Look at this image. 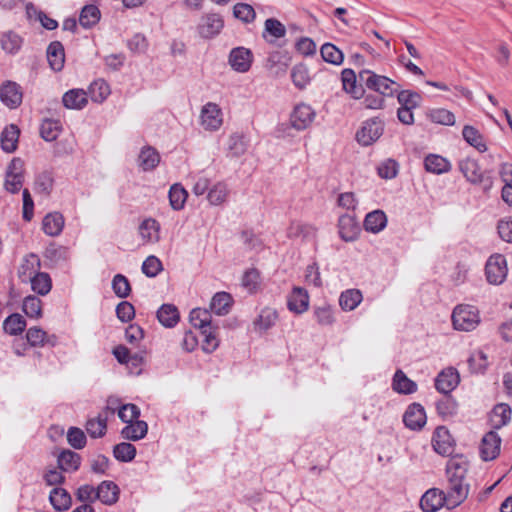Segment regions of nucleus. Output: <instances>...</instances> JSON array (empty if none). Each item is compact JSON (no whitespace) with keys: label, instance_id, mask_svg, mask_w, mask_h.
Returning a JSON list of instances; mask_svg holds the SVG:
<instances>
[{"label":"nucleus","instance_id":"obj_1","mask_svg":"<svg viewBox=\"0 0 512 512\" xmlns=\"http://www.w3.org/2000/svg\"><path fill=\"white\" fill-rule=\"evenodd\" d=\"M343 90L354 99L364 97L365 89L374 91L383 97L395 96L401 85L387 76L379 75L370 69H362L356 75L355 71L345 68L341 72Z\"/></svg>","mask_w":512,"mask_h":512},{"label":"nucleus","instance_id":"obj_2","mask_svg":"<svg viewBox=\"0 0 512 512\" xmlns=\"http://www.w3.org/2000/svg\"><path fill=\"white\" fill-rule=\"evenodd\" d=\"M384 130V120L379 116L371 117L362 122L355 134V140L362 147L371 146L380 139Z\"/></svg>","mask_w":512,"mask_h":512},{"label":"nucleus","instance_id":"obj_3","mask_svg":"<svg viewBox=\"0 0 512 512\" xmlns=\"http://www.w3.org/2000/svg\"><path fill=\"white\" fill-rule=\"evenodd\" d=\"M480 323L479 311L471 305H458L452 313V324L459 331H472Z\"/></svg>","mask_w":512,"mask_h":512},{"label":"nucleus","instance_id":"obj_4","mask_svg":"<svg viewBox=\"0 0 512 512\" xmlns=\"http://www.w3.org/2000/svg\"><path fill=\"white\" fill-rule=\"evenodd\" d=\"M24 183V161L14 157L5 171L4 188L11 194H17Z\"/></svg>","mask_w":512,"mask_h":512},{"label":"nucleus","instance_id":"obj_5","mask_svg":"<svg viewBox=\"0 0 512 512\" xmlns=\"http://www.w3.org/2000/svg\"><path fill=\"white\" fill-rule=\"evenodd\" d=\"M337 228L339 237L345 242L355 241L361 233V226L356 216L350 213L339 216Z\"/></svg>","mask_w":512,"mask_h":512},{"label":"nucleus","instance_id":"obj_6","mask_svg":"<svg viewBox=\"0 0 512 512\" xmlns=\"http://www.w3.org/2000/svg\"><path fill=\"white\" fill-rule=\"evenodd\" d=\"M23 100V90L15 81L6 80L0 85V101L9 109H17Z\"/></svg>","mask_w":512,"mask_h":512},{"label":"nucleus","instance_id":"obj_7","mask_svg":"<svg viewBox=\"0 0 512 512\" xmlns=\"http://www.w3.org/2000/svg\"><path fill=\"white\" fill-rule=\"evenodd\" d=\"M254 60V55L249 48L238 46L231 49L228 57V63L231 68L238 73H246L250 70Z\"/></svg>","mask_w":512,"mask_h":512},{"label":"nucleus","instance_id":"obj_8","mask_svg":"<svg viewBox=\"0 0 512 512\" xmlns=\"http://www.w3.org/2000/svg\"><path fill=\"white\" fill-rule=\"evenodd\" d=\"M432 446L436 453L441 456H451L454 447L455 440L450 434V431L445 426H438L432 435Z\"/></svg>","mask_w":512,"mask_h":512},{"label":"nucleus","instance_id":"obj_9","mask_svg":"<svg viewBox=\"0 0 512 512\" xmlns=\"http://www.w3.org/2000/svg\"><path fill=\"white\" fill-rule=\"evenodd\" d=\"M224 27V19L218 13H208L201 18L197 26L199 35L204 39H212L220 34Z\"/></svg>","mask_w":512,"mask_h":512},{"label":"nucleus","instance_id":"obj_10","mask_svg":"<svg viewBox=\"0 0 512 512\" xmlns=\"http://www.w3.org/2000/svg\"><path fill=\"white\" fill-rule=\"evenodd\" d=\"M508 273L506 258H488L485 264V276L489 284H502Z\"/></svg>","mask_w":512,"mask_h":512},{"label":"nucleus","instance_id":"obj_11","mask_svg":"<svg viewBox=\"0 0 512 512\" xmlns=\"http://www.w3.org/2000/svg\"><path fill=\"white\" fill-rule=\"evenodd\" d=\"M427 422L424 407L417 402L408 405L403 414V423L406 428L412 431H420Z\"/></svg>","mask_w":512,"mask_h":512},{"label":"nucleus","instance_id":"obj_12","mask_svg":"<svg viewBox=\"0 0 512 512\" xmlns=\"http://www.w3.org/2000/svg\"><path fill=\"white\" fill-rule=\"evenodd\" d=\"M470 485L466 481H448L447 509L451 510L461 505L468 497Z\"/></svg>","mask_w":512,"mask_h":512},{"label":"nucleus","instance_id":"obj_13","mask_svg":"<svg viewBox=\"0 0 512 512\" xmlns=\"http://www.w3.org/2000/svg\"><path fill=\"white\" fill-rule=\"evenodd\" d=\"M501 438L497 432L491 430L487 432L480 444V456L483 461H491L498 457L500 453Z\"/></svg>","mask_w":512,"mask_h":512},{"label":"nucleus","instance_id":"obj_14","mask_svg":"<svg viewBox=\"0 0 512 512\" xmlns=\"http://www.w3.org/2000/svg\"><path fill=\"white\" fill-rule=\"evenodd\" d=\"M444 505L447 506L445 492L438 488L428 489L420 499V508L423 512H437Z\"/></svg>","mask_w":512,"mask_h":512},{"label":"nucleus","instance_id":"obj_15","mask_svg":"<svg viewBox=\"0 0 512 512\" xmlns=\"http://www.w3.org/2000/svg\"><path fill=\"white\" fill-rule=\"evenodd\" d=\"M315 112L308 104L301 103L296 105L290 115V122L296 130L306 129L314 120Z\"/></svg>","mask_w":512,"mask_h":512},{"label":"nucleus","instance_id":"obj_16","mask_svg":"<svg viewBox=\"0 0 512 512\" xmlns=\"http://www.w3.org/2000/svg\"><path fill=\"white\" fill-rule=\"evenodd\" d=\"M26 340L30 347H55L58 344V337L55 334H48L37 326L26 331Z\"/></svg>","mask_w":512,"mask_h":512},{"label":"nucleus","instance_id":"obj_17","mask_svg":"<svg viewBox=\"0 0 512 512\" xmlns=\"http://www.w3.org/2000/svg\"><path fill=\"white\" fill-rule=\"evenodd\" d=\"M469 462L463 455L451 457L446 464L448 481H466Z\"/></svg>","mask_w":512,"mask_h":512},{"label":"nucleus","instance_id":"obj_18","mask_svg":"<svg viewBox=\"0 0 512 512\" xmlns=\"http://www.w3.org/2000/svg\"><path fill=\"white\" fill-rule=\"evenodd\" d=\"M202 126L209 131H216L222 125V112L215 103L208 102L201 111Z\"/></svg>","mask_w":512,"mask_h":512},{"label":"nucleus","instance_id":"obj_19","mask_svg":"<svg viewBox=\"0 0 512 512\" xmlns=\"http://www.w3.org/2000/svg\"><path fill=\"white\" fill-rule=\"evenodd\" d=\"M460 377L455 368L441 371L435 378V388L438 392L449 395L459 384Z\"/></svg>","mask_w":512,"mask_h":512},{"label":"nucleus","instance_id":"obj_20","mask_svg":"<svg viewBox=\"0 0 512 512\" xmlns=\"http://www.w3.org/2000/svg\"><path fill=\"white\" fill-rule=\"evenodd\" d=\"M288 309L295 314H302L309 308V294L302 287H294L287 299Z\"/></svg>","mask_w":512,"mask_h":512},{"label":"nucleus","instance_id":"obj_21","mask_svg":"<svg viewBox=\"0 0 512 512\" xmlns=\"http://www.w3.org/2000/svg\"><path fill=\"white\" fill-rule=\"evenodd\" d=\"M120 489L116 483L110 480L102 481L96 488L95 498L103 504L111 506L118 502Z\"/></svg>","mask_w":512,"mask_h":512},{"label":"nucleus","instance_id":"obj_22","mask_svg":"<svg viewBox=\"0 0 512 512\" xmlns=\"http://www.w3.org/2000/svg\"><path fill=\"white\" fill-rule=\"evenodd\" d=\"M20 129L16 124L4 127L0 134V147L6 153H13L18 148Z\"/></svg>","mask_w":512,"mask_h":512},{"label":"nucleus","instance_id":"obj_23","mask_svg":"<svg viewBox=\"0 0 512 512\" xmlns=\"http://www.w3.org/2000/svg\"><path fill=\"white\" fill-rule=\"evenodd\" d=\"M47 60L52 70L59 72L64 68L65 49L60 41H52L46 51Z\"/></svg>","mask_w":512,"mask_h":512},{"label":"nucleus","instance_id":"obj_24","mask_svg":"<svg viewBox=\"0 0 512 512\" xmlns=\"http://www.w3.org/2000/svg\"><path fill=\"white\" fill-rule=\"evenodd\" d=\"M82 457L77 452L69 449L62 450L57 457L58 468L62 472H76L81 465Z\"/></svg>","mask_w":512,"mask_h":512},{"label":"nucleus","instance_id":"obj_25","mask_svg":"<svg viewBox=\"0 0 512 512\" xmlns=\"http://www.w3.org/2000/svg\"><path fill=\"white\" fill-rule=\"evenodd\" d=\"M387 216L383 210L376 209L366 214L363 227L367 232L379 233L387 225Z\"/></svg>","mask_w":512,"mask_h":512},{"label":"nucleus","instance_id":"obj_26","mask_svg":"<svg viewBox=\"0 0 512 512\" xmlns=\"http://www.w3.org/2000/svg\"><path fill=\"white\" fill-rule=\"evenodd\" d=\"M417 383L401 370L397 369L392 378V389L398 394L410 395L417 391Z\"/></svg>","mask_w":512,"mask_h":512},{"label":"nucleus","instance_id":"obj_27","mask_svg":"<svg viewBox=\"0 0 512 512\" xmlns=\"http://www.w3.org/2000/svg\"><path fill=\"white\" fill-rule=\"evenodd\" d=\"M316 233L317 228L315 226L300 221H292L287 229L289 238H301L305 241L313 240Z\"/></svg>","mask_w":512,"mask_h":512},{"label":"nucleus","instance_id":"obj_28","mask_svg":"<svg viewBox=\"0 0 512 512\" xmlns=\"http://www.w3.org/2000/svg\"><path fill=\"white\" fill-rule=\"evenodd\" d=\"M248 149V141L242 133H232L227 142L226 155L230 158H239Z\"/></svg>","mask_w":512,"mask_h":512},{"label":"nucleus","instance_id":"obj_29","mask_svg":"<svg viewBox=\"0 0 512 512\" xmlns=\"http://www.w3.org/2000/svg\"><path fill=\"white\" fill-rule=\"evenodd\" d=\"M64 217L60 212L48 213L42 221V230L49 236H58L64 228Z\"/></svg>","mask_w":512,"mask_h":512},{"label":"nucleus","instance_id":"obj_30","mask_svg":"<svg viewBox=\"0 0 512 512\" xmlns=\"http://www.w3.org/2000/svg\"><path fill=\"white\" fill-rule=\"evenodd\" d=\"M49 501L56 511L63 512L70 509L72 497L69 492L61 487H55L50 491Z\"/></svg>","mask_w":512,"mask_h":512},{"label":"nucleus","instance_id":"obj_31","mask_svg":"<svg viewBox=\"0 0 512 512\" xmlns=\"http://www.w3.org/2000/svg\"><path fill=\"white\" fill-rule=\"evenodd\" d=\"M286 27L276 18H268L264 23V31L262 37L268 43H274L276 39L285 37Z\"/></svg>","mask_w":512,"mask_h":512},{"label":"nucleus","instance_id":"obj_32","mask_svg":"<svg viewBox=\"0 0 512 512\" xmlns=\"http://www.w3.org/2000/svg\"><path fill=\"white\" fill-rule=\"evenodd\" d=\"M63 105L68 109L81 110L87 103V93L83 89H71L62 97Z\"/></svg>","mask_w":512,"mask_h":512},{"label":"nucleus","instance_id":"obj_33","mask_svg":"<svg viewBox=\"0 0 512 512\" xmlns=\"http://www.w3.org/2000/svg\"><path fill=\"white\" fill-rule=\"evenodd\" d=\"M148 432V424L143 420H136L131 423H127L121 430V436L130 441H138L143 439Z\"/></svg>","mask_w":512,"mask_h":512},{"label":"nucleus","instance_id":"obj_34","mask_svg":"<svg viewBox=\"0 0 512 512\" xmlns=\"http://www.w3.org/2000/svg\"><path fill=\"white\" fill-rule=\"evenodd\" d=\"M157 319L158 321L167 328H172L180 320V314L178 308L173 304H163L157 310Z\"/></svg>","mask_w":512,"mask_h":512},{"label":"nucleus","instance_id":"obj_35","mask_svg":"<svg viewBox=\"0 0 512 512\" xmlns=\"http://www.w3.org/2000/svg\"><path fill=\"white\" fill-rule=\"evenodd\" d=\"M511 408L506 403H499L494 406L490 414V422L494 429H500L511 420Z\"/></svg>","mask_w":512,"mask_h":512},{"label":"nucleus","instance_id":"obj_36","mask_svg":"<svg viewBox=\"0 0 512 512\" xmlns=\"http://www.w3.org/2000/svg\"><path fill=\"white\" fill-rule=\"evenodd\" d=\"M233 298L227 292H217L211 300L210 310L219 316H224L229 313L232 305Z\"/></svg>","mask_w":512,"mask_h":512},{"label":"nucleus","instance_id":"obj_37","mask_svg":"<svg viewBox=\"0 0 512 512\" xmlns=\"http://www.w3.org/2000/svg\"><path fill=\"white\" fill-rule=\"evenodd\" d=\"M160 162V154L152 146H144L139 153V166L144 171L154 170Z\"/></svg>","mask_w":512,"mask_h":512},{"label":"nucleus","instance_id":"obj_38","mask_svg":"<svg viewBox=\"0 0 512 512\" xmlns=\"http://www.w3.org/2000/svg\"><path fill=\"white\" fill-rule=\"evenodd\" d=\"M25 318L19 313H12L3 322V331L11 336L21 335L26 329Z\"/></svg>","mask_w":512,"mask_h":512},{"label":"nucleus","instance_id":"obj_39","mask_svg":"<svg viewBox=\"0 0 512 512\" xmlns=\"http://www.w3.org/2000/svg\"><path fill=\"white\" fill-rule=\"evenodd\" d=\"M424 167L427 172L433 174H443L451 169L450 162L437 154H429L424 159Z\"/></svg>","mask_w":512,"mask_h":512},{"label":"nucleus","instance_id":"obj_40","mask_svg":"<svg viewBox=\"0 0 512 512\" xmlns=\"http://www.w3.org/2000/svg\"><path fill=\"white\" fill-rule=\"evenodd\" d=\"M139 234L144 241L156 242L159 240L160 224L154 218H146L139 225Z\"/></svg>","mask_w":512,"mask_h":512},{"label":"nucleus","instance_id":"obj_41","mask_svg":"<svg viewBox=\"0 0 512 512\" xmlns=\"http://www.w3.org/2000/svg\"><path fill=\"white\" fill-rule=\"evenodd\" d=\"M464 140L479 152L483 153L487 150L483 135L474 126L465 125L462 130Z\"/></svg>","mask_w":512,"mask_h":512},{"label":"nucleus","instance_id":"obj_42","mask_svg":"<svg viewBox=\"0 0 512 512\" xmlns=\"http://www.w3.org/2000/svg\"><path fill=\"white\" fill-rule=\"evenodd\" d=\"M290 57L281 51H272L268 54L265 67L278 73H285L289 66Z\"/></svg>","mask_w":512,"mask_h":512},{"label":"nucleus","instance_id":"obj_43","mask_svg":"<svg viewBox=\"0 0 512 512\" xmlns=\"http://www.w3.org/2000/svg\"><path fill=\"white\" fill-rule=\"evenodd\" d=\"M168 198L172 209L180 211L185 206L188 198V192L180 183H175L169 189Z\"/></svg>","mask_w":512,"mask_h":512},{"label":"nucleus","instance_id":"obj_44","mask_svg":"<svg viewBox=\"0 0 512 512\" xmlns=\"http://www.w3.org/2000/svg\"><path fill=\"white\" fill-rule=\"evenodd\" d=\"M101 18V12L96 5L88 4L85 5L79 16V23L83 28H92L95 26Z\"/></svg>","mask_w":512,"mask_h":512},{"label":"nucleus","instance_id":"obj_45","mask_svg":"<svg viewBox=\"0 0 512 512\" xmlns=\"http://www.w3.org/2000/svg\"><path fill=\"white\" fill-rule=\"evenodd\" d=\"M62 130L59 120L46 118L40 125V136L47 142L56 140Z\"/></svg>","mask_w":512,"mask_h":512},{"label":"nucleus","instance_id":"obj_46","mask_svg":"<svg viewBox=\"0 0 512 512\" xmlns=\"http://www.w3.org/2000/svg\"><path fill=\"white\" fill-rule=\"evenodd\" d=\"M363 296L358 289H348L341 293L339 305L344 311L354 310L362 301Z\"/></svg>","mask_w":512,"mask_h":512},{"label":"nucleus","instance_id":"obj_47","mask_svg":"<svg viewBox=\"0 0 512 512\" xmlns=\"http://www.w3.org/2000/svg\"><path fill=\"white\" fill-rule=\"evenodd\" d=\"M277 318L278 313L275 309L265 307L261 310L259 316L254 321L255 329L267 331L275 325Z\"/></svg>","mask_w":512,"mask_h":512},{"label":"nucleus","instance_id":"obj_48","mask_svg":"<svg viewBox=\"0 0 512 512\" xmlns=\"http://www.w3.org/2000/svg\"><path fill=\"white\" fill-rule=\"evenodd\" d=\"M54 186V177L51 171H42L36 175L34 181V191L45 196L50 195Z\"/></svg>","mask_w":512,"mask_h":512},{"label":"nucleus","instance_id":"obj_49","mask_svg":"<svg viewBox=\"0 0 512 512\" xmlns=\"http://www.w3.org/2000/svg\"><path fill=\"white\" fill-rule=\"evenodd\" d=\"M459 169L464 177L471 183L476 184L483 172H481L478 162L471 158L463 159L459 162Z\"/></svg>","mask_w":512,"mask_h":512},{"label":"nucleus","instance_id":"obj_50","mask_svg":"<svg viewBox=\"0 0 512 512\" xmlns=\"http://www.w3.org/2000/svg\"><path fill=\"white\" fill-rule=\"evenodd\" d=\"M291 80L296 88L303 90L311 82L309 70L304 63L296 64L291 70Z\"/></svg>","mask_w":512,"mask_h":512},{"label":"nucleus","instance_id":"obj_51","mask_svg":"<svg viewBox=\"0 0 512 512\" xmlns=\"http://www.w3.org/2000/svg\"><path fill=\"white\" fill-rule=\"evenodd\" d=\"M31 288L38 295H47L52 288V280L48 273L38 272L31 278Z\"/></svg>","mask_w":512,"mask_h":512},{"label":"nucleus","instance_id":"obj_52","mask_svg":"<svg viewBox=\"0 0 512 512\" xmlns=\"http://www.w3.org/2000/svg\"><path fill=\"white\" fill-rule=\"evenodd\" d=\"M313 317L321 326H331L335 322L334 310L330 304L324 303L313 307Z\"/></svg>","mask_w":512,"mask_h":512},{"label":"nucleus","instance_id":"obj_53","mask_svg":"<svg viewBox=\"0 0 512 512\" xmlns=\"http://www.w3.org/2000/svg\"><path fill=\"white\" fill-rule=\"evenodd\" d=\"M22 311L25 315L32 319H39L42 317V301L35 295H28L24 298L22 304Z\"/></svg>","mask_w":512,"mask_h":512},{"label":"nucleus","instance_id":"obj_54","mask_svg":"<svg viewBox=\"0 0 512 512\" xmlns=\"http://www.w3.org/2000/svg\"><path fill=\"white\" fill-rule=\"evenodd\" d=\"M436 410L440 417L446 419L457 414L458 403L450 394L444 395L436 402Z\"/></svg>","mask_w":512,"mask_h":512},{"label":"nucleus","instance_id":"obj_55","mask_svg":"<svg viewBox=\"0 0 512 512\" xmlns=\"http://www.w3.org/2000/svg\"><path fill=\"white\" fill-rule=\"evenodd\" d=\"M395 95L397 96L400 107H407L410 109L419 107L422 100L421 95L412 90L398 88Z\"/></svg>","mask_w":512,"mask_h":512},{"label":"nucleus","instance_id":"obj_56","mask_svg":"<svg viewBox=\"0 0 512 512\" xmlns=\"http://www.w3.org/2000/svg\"><path fill=\"white\" fill-rule=\"evenodd\" d=\"M22 42L23 39L13 31L3 33L0 39L2 49L12 55L20 50Z\"/></svg>","mask_w":512,"mask_h":512},{"label":"nucleus","instance_id":"obj_57","mask_svg":"<svg viewBox=\"0 0 512 512\" xmlns=\"http://www.w3.org/2000/svg\"><path fill=\"white\" fill-rule=\"evenodd\" d=\"M136 447L128 442H121L113 447V456L120 462H131L136 456Z\"/></svg>","mask_w":512,"mask_h":512},{"label":"nucleus","instance_id":"obj_58","mask_svg":"<svg viewBox=\"0 0 512 512\" xmlns=\"http://www.w3.org/2000/svg\"><path fill=\"white\" fill-rule=\"evenodd\" d=\"M107 429V417L99 414L96 418L88 419L86 431L91 438H101L105 435Z\"/></svg>","mask_w":512,"mask_h":512},{"label":"nucleus","instance_id":"obj_59","mask_svg":"<svg viewBox=\"0 0 512 512\" xmlns=\"http://www.w3.org/2000/svg\"><path fill=\"white\" fill-rule=\"evenodd\" d=\"M427 118L436 124L452 126L455 124L454 114L445 108H434L427 112Z\"/></svg>","mask_w":512,"mask_h":512},{"label":"nucleus","instance_id":"obj_60","mask_svg":"<svg viewBox=\"0 0 512 512\" xmlns=\"http://www.w3.org/2000/svg\"><path fill=\"white\" fill-rule=\"evenodd\" d=\"M322 59L333 65H340L343 63L344 55L342 51L332 43H325L322 45L321 50Z\"/></svg>","mask_w":512,"mask_h":512},{"label":"nucleus","instance_id":"obj_61","mask_svg":"<svg viewBox=\"0 0 512 512\" xmlns=\"http://www.w3.org/2000/svg\"><path fill=\"white\" fill-rule=\"evenodd\" d=\"M228 187L224 182H217L212 188H209L207 200L211 205L218 206L223 204L228 197Z\"/></svg>","mask_w":512,"mask_h":512},{"label":"nucleus","instance_id":"obj_62","mask_svg":"<svg viewBox=\"0 0 512 512\" xmlns=\"http://www.w3.org/2000/svg\"><path fill=\"white\" fill-rule=\"evenodd\" d=\"M467 363L472 373L483 374L488 366L487 355L482 350L474 351L468 357Z\"/></svg>","mask_w":512,"mask_h":512},{"label":"nucleus","instance_id":"obj_63","mask_svg":"<svg viewBox=\"0 0 512 512\" xmlns=\"http://www.w3.org/2000/svg\"><path fill=\"white\" fill-rule=\"evenodd\" d=\"M89 94L93 102L102 103L110 94V87L103 79H99L91 83Z\"/></svg>","mask_w":512,"mask_h":512},{"label":"nucleus","instance_id":"obj_64","mask_svg":"<svg viewBox=\"0 0 512 512\" xmlns=\"http://www.w3.org/2000/svg\"><path fill=\"white\" fill-rule=\"evenodd\" d=\"M261 285L260 272L256 268L246 270L242 276V286L250 293L254 294Z\"/></svg>","mask_w":512,"mask_h":512}]
</instances>
